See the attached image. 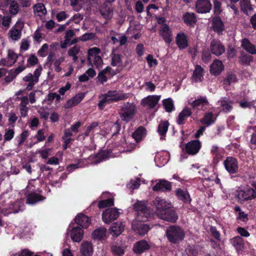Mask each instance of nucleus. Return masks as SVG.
Listing matches in <instances>:
<instances>
[{"instance_id":"1","label":"nucleus","mask_w":256,"mask_h":256,"mask_svg":"<svg viewBox=\"0 0 256 256\" xmlns=\"http://www.w3.org/2000/svg\"><path fill=\"white\" fill-rule=\"evenodd\" d=\"M166 236L170 242L178 244L184 239L185 232L180 226H170L166 230Z\"/></svg>"},{"instance_id":"2","label":"nucleus","mask_w":256,"mask_h":256,"mask_svg":"<svg viewBox=\"0 0 256 256\" xmlns=\"http://www.w3.org/2000/svg\"><path fill=\"white\" fill-rule=\"evenodd\" d=\"M128 98V96L126 94H119L116 90H110L102 96V100L98 103V106L102 110L106 103L126 100Z\"/></svg>"},{"instance_id":"3","label":"nucleus","mask_w":256,"mask_h":256,"mask_svg":"<svg viewBox=\"0 0 256 256\" xmlns=\"http://www.w3.org/2000/svg\"><path fill=\"white\" fill-rule=\"evenodd\" d=\"M136 112V106L134 103L126 102L121 107L120 116L122 121L128 122L134 118Z\"/></svg>"},{"instance_id":"4","label":"nucleus","mask_w":256,"mask_h":256,"mask_svg":"<svg viewBox=\"0 0 256 256\" xmlns=\"http://www.w3.org/2000/svg\"><path fill=\"white\" fill-rule=\"evenodd\" d=\"M42 71V68L41 66H39L35 70L33 74L28 73L26 76L22 78L24 82H28L26 86V90H31L33 88L34 86L38 82Z\"/></svg>"},{"instance_id":"5","label":"nucleus","mask_w":256,"mask_h":256,"mask_svg":"<svg viewBox=\"0 0 256 256\" xmlns=\"http://www.w3.org/2000/svg\"><path fill=\"white\" fill-rule=\"evenodd\" d=\"M100 49L94 47L88 51V60L90 64H93L97 68H100L102 65V60L100 56Z\"/></svg>"},{"instance_id":"6","label":"nucleus","mask_w":256,"mask_h":256,"mask_svg":"<svg viewBox=\"0 0 256 256\" xmlns=\"http://www.w3.org/2000/svg\"><path fill=\"white\" fill-rule=\"evenodd\" d=\"M134 206L138 213V219L142 220L144 222L148 220L150 216L151 212L146 206L145 203L143 202L138 201L134 204Z\"/></svg>"},{"instance_id":"7","label":"nucleus","mask_w":256,"mask_h":256,"mask_svg":"<svg viewBox=\"0 0 256 256\" xmlns=\"http://www.w3.org/2000/svg\"><path fill=\"white\" fill-rule=\"evenodd\" d=\"M24 202L23 200H20L12 202L9 204L8 206L2 209L1 213L5 216L12 213H18L24 209Z\"/></svg>"},{"instance_id":"8","label":"nucleus","mask_w":256,"mask_h":256,"mask_svg":"<svg viewBox=\"0 0 256 256\" xmlns=\"http://www.w3.org/2000/svg\"><path fill=\"white\" fill-rule=\"evenodd\" d=\"M236 196L240 200H252L256 198V192L254 189L247 186L243 190L238 188L236 192Z\"/></svg>"},{"instance_id":"9","label":"nucleus","mask_w":256,"mask_h":256,"mask_svg":"<svg viewBox=\"0 0 256 256\" xmlns=\"http://www.w3.org/2000/svg\"><path fill=\"white\" fill-rule=\"evenodd\" d=\"M24 26V22L22 18H19L14 26L10 30L8 36V38L13 41L19 40L22 36V29Z\"/></svg>"},{"instance_id":"10","label":"nucleus","mask_w":256,"mask_h":256,"mask_svg":"<svg viewBox=\"0 0 256 256\" xmlns=\"http://www.w3.org/2000/svg\"><path fill=\"white\" fill-rule=\"evenodd\" d=\"M153 204L156 208V213L158 216L160 215V214L170 208L172 206L170 202L161 197H156L153 201Z\"/></svg>"},{"instance_id":"11","label":"nucleus","mask_w":256,"mask_h":256,"mask_svg":"<svg viewBox=\"0 0 256 256\" xmlns=\"http://www.w3.org/2000/svg\"><path fill=\"white\" fill-rule=\"evenodd\" d=\"M142 220H134L132 224V229L140 236H144L150 230V226L142 222Z\"/></svg>"},{"instance_id":"12","label":"nucleus","mask_w":256,"mask_h":256,"mask_svg":"<svg viewBox=\"0 0 256 256\" xmlns=\"http://www.w3.org/2000/svg\"><path fill=\"white\" fill-rule=\"evenodd\" d=\"M120 212L116 208H110L106 210L102 213V218L105 223H110L116 220Z\"/></svg>"},{"instance_id":"13","label":"nucleus","mask_w":256,"mask_h":256,"mask_svg":"<svg viewBox=\"0 0 256 256\" xmlns=\"http://www.w3.org/2000/svg\"><path fill=\"white\" fill-rule=\"evenodd\" d=\"M99 12L105 20H110L113 16L114 8L110 3L106 2L100 6Z\"/></svg>"},{"instance_id":"14","label":"nucleus","mask_w":256,"mask_h":256,"mask_svg":"<svg viewBox=\"0 0 256 256\" xmlns=\"http://www.w3.org/2000/svg\"><path fill=\"white\" fill-rule=\"evenodd\" d=\"M201 146V142L198 140H192L186 144L184 149L188 154L194 155L199 152Z\"/></svg>"},{"instance_id":"15","label":"nucleus","mask_w":256,"mask_h":256,"mask_svg":"<svg viewBox=\"0 0 256 256\" xmlns=\"http://www.w3.org/2000/svg\"><path fill=\"white\" fill-rule=\"evenodd\" d=\"M212 4L209 0H198L196 4V10L198 13H207L212 8Z\"/></svg>"},{"instance_id":"16","label":"nucleus","mask_w":256,"mask_h":256,"mask_svg":"<svg viewBox=\"0 0 256 256\" xmlns=\"http://www.w3.org/2000/svg\"><path fill=\"white\" fill-rule=\"evenodd\" d=\"M159 34L166 44H170L172 40V32L167 24H162L160 26Z\"/></svg>"},{"instance_id":"17","label":"nucleus","mask_w":256,"mask_h":256,"mask_svg":"<svg viewBox=\"0 0 256 256\" xmlns=\"http://www.w3.org/2000/svg\"><path fill=\"white\" fill-rule=\"evenodd\" d=\"M224 165L226 170L230 174H234L238 171V162L234 158H227L224 162Z\"/></svg>"},{"instance_id":"18","label":"nucleus","mask_w":256,"mask_h":256,"mask_svg":"<svg viewBox=\"0 0 256 256\" xmlns=\"http://www.w3.org/2000/svg\"><path fill=\"white\" fill-rule=\"evenodd\" d=\"M158 217L164 220L172 222H176L178 218V214L176 212L170 208H168L163 212L160 214Z\"/></svg>"},{"instance_id":"19","label":"nucleus","mask_w":256,"mask_h":256,"mask_svg":"<svg viewBox=\"0 0 256 256\" xmlns=\"http://www.w3.org/2000/svg\"><path fill=\"white\" fill-rule=\"evenodd\" d=\"M160 99L158 96H149L142 100L141 104L144 106H148L149 108H154L158 103Z\"/></svg>"},{"instance_id":"20","label":"nucleus","mask_w":256,"mask_h":256,"mask_svg":"<svg viewBox=\"0 0 256 256\" xmlns=\"http://www.w3.org/2000/svg\"><path fill=\"white\" fill-rule=\"evenodd\" d=\"M210 50L213 54L218 56L224 52L225 48L219 40H214L210 43Z\"/></svg>"},{"instance_id":"21","label":"nucleus","mask_w":256,"mask_h":256,"mask_svg":"<svg viewBox=\"0 0 256 256\" xmlns=\"http://www.w3.org/2000/svg\"><path fill=\"white\" fill-rule=\"evenodd\" d=\"M80 252L82 256H91L93 254V246L92 242L84 241L81 244Z\"/></svg>"},{"instance_id":"22","label":"nucleus","mask_w":256,"mask_h":256,"mask_svg":"<svg viewBox=\"0 0 256 256\" xmlns=\"http://www.w3.org/2000/svg\"><path fill=\"white\" fill-rule=\"evenodd\" d=\"M26 68V66L22 64L15 69L10 70L5 78L6 82H11L18 74L24 71Z\"/></svg>"},{"instance_id":"23","label":"nucleus","mask_w":256,"mask_h":256,"mask_svg":"<svg viewBox=\"0 0 256 256\" xmlns=\"http://www.w3.org/2000/svg\"><path fill=\"white\" fill-rule=\"evenodd\" d=\"M150 246L148 242L145 240L138 241L134 244L133 250L134 253L139 254L144 252V251L148 250Z\"/></svg>"},{"instance_id":"24","label":"nucleus","mask_w":256,"mask_h":256,"mask_svg":"<svg viewBox=\"0 0 256 256\" xmlns=\"http://www.w3.org/2000/svg\"><path fill=\"white\" fill-rule=\"evenodd\" d=\"M222 111L224 113L230 112L232 109L233 102L226 98H222L218 102Z\"/></svg>"},{"instance_id":"25","label":"nucleus","mask_w":256,"mask_h":256,"mask_svg":"<svg viewBox=\"0 0 256 256\" xmlns=\"http://www.w3.org/2000/svg\"><path fill=\"white\" fill-rule=\"evenodd\" d=\"M172 189L171 183L166 180H160L156 184L153 186L154 191H170Z\"/></svg>"},{"instance_id":"26","label":"nucleus","mask_w":256,"mask_h":256,"mask_svg":"<svg viewBox=\"0 0 256 256\" xmlns=\"http://www.w3.org/2000/svg\"><path fill=\"white\" fill-rule=\"evenodd\" d=\"M75 222L83 228H87L90 224V218L83 214H78L75 218Z\"/></svg>"},{"instance_id":"27","label":"nucleus","mask_w":256,"mask_h":256,"mask_svg":"<svg viewBox=\"0 0 256 256\" xmlns=\"http://www.w3.org/2000/svg\"><path fill=\"white\" fill-rule=\"evenodd\" d=\"M204 76V69L198 65H196L195 70L193 72V74L192 77V82H200L203 80Z\"/></svg>"},{"instance_id":"28","label":"nucleus","mask_w":256,"mask_h":256,"mask_svg":"<svg viewBox=\"0 0 256 256\" xmlns=\"http://www.w3.org/2000/svg\"><path fill=\"white\" fill-rule=\"evenodd\" d=\"M84 231L78 226L74 228L70 232L72 240L75 242H80L83 238Z\"/></svg>"},{"instance_id":"29","label":"nucleus","mask_w":256,"mask_h":256,"mask_svg":"<svg viewBox=\"0 0 256 256\" xmlns=\"http://www.w3.org/2000/svg\"><path fill=\"white\" fill-rule=\"evenodd\" d=\"M223 69L222 62L219 60H215L210 66V72L212 74L217 76L221 73Z\"/></svg>"},{"instance_id":"30","label":"nucleus","mask_w":256,"mask_h":256,"mask_svg":"<svg viewBox=\"0 0 256 256\" xmlns=\"http://www.w3.org/2000/svg\"><path fill=\"white\" fill-rule=\"evenodd\" d=\"M124 230V226L122 222H114L110 228V233L113 236H118Z\"/></svg>"},{"instance_id":"31","label":"nucleus","mask_w":256,"mask_h":256,"mask_svg":"<svg viewBox=\"0 0 256 256\" xmlns=\"http://www.w3.org/2000/svg\"><path fill=\"white\" fill-rule=\"evenodd\" d=\"M84 96V94L82 93L78 94L72 98L67 101L64 106L65 108H68L76 106L82 100Z\"/></svg>"},{"instance_id":"32","label":"nucleus","mask_w":256,"mask_h":256,"mask_svg":"<svg viewBox=\"0 0 256 256\" xmlns=\"http://www.w3.org/2000/svg\"><path fill=\"white\" fill-rule=\"evenodd\" d=\"M191 114V110L188 107H186L178 114L176 120L177 123L180 125L183 124L184 122V120L186 119L187 118L190 116Z\"/></svg>"},{"instance_id":"33","label":"nucleus","mask_w":256,"mask_h":256,"mask_svg":"<svg viewBox=\"0 0 256 256\" xmlns=\"http://www.w3.org/2000/svg\"><path fill=\"white\" fill-rule=\"evenodd\" d=\"M34 12L36 16L43 17L47 14L44 5L42 3H38L33 6Z\"/></svg>"},{"instance_id":"34","label":"nucleus","mask_w":256,"mask_h":256,"mask_svg":"<svg viewBox=\"0 0 256 256\" xmlns=\"http://www.w3.org/2000/svg\"><path fill=\"white\" fill-rule=\"evenodd\" d=\"M176 42L178 48L180 49L184 48L188 46L187 36L184 33H180L177 34Z\"/></svg>"},{"instance_id":"35","label":"nucleus","mask_w":256,"mask_h":256,"mask_svg":"<svg viewBox=\"0 0 256 256\" xmlns=\"http://www.w3.org/2000/svg\"><path fill=\"white\" fill-rule=\"evenodd\" d=\"M20 8L16 0H10L8 11L11 16H16L20 11Z\"/></svg>"},{"instance_id":"36","label":"nucleus","mask_w":256,"mask_h":256,"mask_svg":"<svg viewBox=\"0 0 256 256\" xmlns=\"http://www.w3.org/2000/svg\"><path fill=\"white\" fill-rule=\"evenodd\" d=\"M242 46L248 52L254 54H256V48L252 44L247 38H244L242 40Z\"/></svg>"},{"instance_id":"37","label":"nucleus","mask_w":256,"mask_h":256,"mask_svg":"<svg viewBox=\"0 0 256 256\" xmlns=\"http://www.w3.org/2000/svg\"><path fill=\"white\" fill-rule=\"evenodd\" d=\"M112 61L111 64L113 66L122 67L123 63L122 60V56L113 52L110 55Z\"/></svg>"},{"instance_id":"38","label":"nucleus","mask_w":256,"mask_h":256,"mask_svg":"<svg viewBox=\"0 0 256 256\" xmlns=\"http://www.w3.org/2000/svg\"><path fill=\"white\" fill-rule=\"evenodd\" d=\"M146 135V129L140 126L137 128L132 134V137L136 142H138L142 140Z\"/></svg>"},{"instance_id":"39","label":"nucleus","mask_w":256,"mask_h":256,"mask_svg":"<svg viewBox=\"0 0 256 256\" xmlns=\"http://www.w3.org/2000/svg\"><path fill=\"white\" fill-rule=\"evenodd\" d=\"M190 104L193 108H199L200 107L202 110H204L203 108L208 105V102L206 98L203 97L194 100Z\"/></svg>"},{"instance_id":"40","label":"nucleus","mask_w":256,"mask_h":256,"mask_svg":"<svg viewBox=\"0 0 256 256\" xmlns=\"http://www.w3.org/2000/svg\"><path fill=\"white\" fill-rule=\"evenodd\" d=\"M212 28L214 31L218 33L222 32L224 30V24L219 18H213Z\"/></svg>"},{"instance_id":"41","label":"nucleus","mask_w":256,"mask_h":256,"mask_svg":"<svg viewBox=\"0 0 256 256\" xmlns=\"http://www.w3.org/2000/svg\"><path fill=\"white\" fill-rule=\"evenodd\" d=\"M176 194L178 198L184 202H190V195L187 191L181 189H178L176 190Z\"/></svg>"},{"instance_id":"42","label":"nucleus","mask_w":256,"mask_h":256,"mask_svg":"<svg viewBox=\"0 0 256 256\" xmlns=\"http://www.w3.org/2000/svg\"><path fill=\"white\" fill-rule=\"evenodd\" d=\"M216 120L214 114L212 112H208L205 114L204 118L201 120V122L206 126H209L214 124Z\"/></svg>"},{"instance_id":"43","label":"nucleus","mask_w":256,"mask_h":256,"mask_svg":"<svg viewBox=\"0 0 256 256\" xmlns=\"http://www.w3.org/2000/svg\"><path fill=\"white\" fill-rule=\"evenodd\" d=\"M230 242L236 250H240L244 247L243 239L240 236H236L232 238Z\"/></svg>"},{"instance_id":"44","label":"nucleus","mask_w":256,"mask_h":256,"mask_svg":"<svg viewBox=\"0 0 256 256\" xmlns=\"http://www.w3.org/2000/svg\"><path fill=\"white\" fill-rule=\"evenodd\" d=\"M184 20L186 24L190 26H194L196 22L195 14L192 12H187L184 16Z\"/></svg>"},{"instance_id":"45","label":"nucleus","mask_w":256,"mask_h":256,"mask_svg":"<svg viewBox=\"0 0 256 256\" xmlns=\"http://www.w3.org/2000/svg\"><path fill=\"white\" fill-rule=\"evenodd\" d=\"M106 230L104 228H100L96 229L92 234V237L94 240H100L104 238L106 234Z\"/></svg>"},{"instance_id":"46","label":"nucleus","mask_w":256,"mask_h":256,"mask_svg":"<svg viewBox=\"0 0 256 256\" xmlns=\"http://www.w3.org/2000/svg\"><path fill=\"white\" fill-rule=\"evenodd\" d=\"M64 60V58L63 56L60 57L54 60L53 64L54 70L57 72H60L62 68H60V64Z\"/></svg>"},{"instance_id":"47","label":"nucleus","mask_w":256,"mask_h":256,"mask_svg":"<svg viewBox=\"0 0 256 256\" xmlns=\"http://www.w3.org/2000/svg\"><path fill=\"white\" fill-rule=\"evenodd\" d=\"M98 126V123L96 122H92L89 126L86 128L85 132L82 134L78 136V138L82 136L84 138L86 136L89 135V133L94 128H96Z\"/></svg>"},{"instance_id":"48","label":"nucleus","mask_w":256,"mask_h":256,"mask_svg":"<svg viewBox=\"0 0 256 256\" xmlns=\"http://www.w3.org/2000/svg\"><path fill=\"white\" fill-rule=\"evenodd\" d=\"M112 250L114 254L118 256H122L124 252V248L117 244L112 246Z\"/></svg>"},{"instance_id":"49","label":"nucleus","mask_w":256,"mask_h":256,"mask_svg":"<svg viewBox=\"0 0 256 256\" xmlns=\"http://www.w3.org/2000/svg\"><path fill=\"white\" fill-rule=\"evenodd\" d=\"M169 124L168 122H161L158 127V132L160 135H164L168 131Z\"/></svg>"},{"instance_id":"50","label":"nucleus","mask_w":256,"mask_h":256,"mask_svg":"<svg viewBox=\"0 0 256 256\" xmlns=\"http://www.w3.org/2000/svg\"><path fill=\"white\" fill-rule=\"evenodd\" d=\"M40 200V198L38 194H31L28 196L26 202L28 204H32Z\"/></svg>"},{"instance_id":"51","label":"nucleus","mask_w":256,"mask_h":256,"mask_svg":"<svg viewBox=\"0 0 256 256\" xmlns=\"http://www.w3.org/2000/svg\"><path fill=\"white\" fill-rule=\"evenodd\" d=\"M163 104L166 110L168 112H170L174 109L173 102L170 98L164 100Z\"/></svg>"},{"instance_id":"52","label":"nucleus","mask_w":256,"mask_h":256,"mask_svg":"<svg viewBox=\"0 0 256 256\" xmlns=\"http://www.w3.org/2000/svg\"><path fill=\"white\" fill-rule=\"evenodd\" d=\"M7 58L10 61L12 66L16 62L18 56L12 50H8Z\"/></svg>"},{"instance_id":"53","label":"nucleus","mask_w":256,"mask_h":256,"mask_svg":"<svg viewBox=\"0 0 256 256\" xmlns=\"http://www.w3.org/2000/svg\"><path fill=\"white\" fill-rule=\"evenodd\" d=\"M240 7L242 11L245 13L252 10L251 6L248 0H241L240 2Z\"/></svg>"},{"instance_id":"54","label":"nucleus","mask_w":256,"mask_h":256,"mask_svg":"<svg viewBox=\"0 0 256 256\" xmlns=\"http://www.w3.org/2000/svg\"><path fill=\"white\" fill-rule=\"evenodd\" d=\"M114 205V199L108 198V200H101L98 202V208H103L106 207L112 206Z\"/></svg>"},{"instance_id":"55","label":"nucleus","mask_w":256,"mask_h":256,"mask_svg":"<svg viewBox=\"0 0 256 256\" xmlns=\"http://www.w3.org/2000/svg\"><path fill=\"white\" fill-rule=\"evenodd\" d=\"M12 16H2V26L8 29L12 22Z\"/></svg>"},{"instance_id":"56","label":"nucleus","mask_w":256,"mask_h":256,"mask_svg":"<svg viewBox=\"0 0 256 256\" xmlns=\"http://www.w3.org/2000/svg\"><path fill=\"white\" fill-rule=\"evenodd\" d=\"M252 60V57L250 55H242L240 58V62L242 64H249Z\"/></svg>"},{"instance_id":"57","label":"nucleus","mask_w":256,"mask_h":256,"mask_svg":"<svg viewBox=\"0 0 256 256\" xmlns=\"http://www.w3.org/2000/svg\"><path fill=\"white\" fill-rule=\"evenodd\" d=\"M95 34L92 32L85 33L80 37L78 40L82 42H86L94 39L95 38Z\"/></svg>"},{"instance_id":"58","label":"nucleus","mask_w":256,"mask_h":256,"mask_svg":"<svg viewBox=\"0 0 256 256\" xmlns=\"http://www.w3.org/2000/svg\"><path fill=\"white\" fill-rule=\"evenodd\" d=\"M14 132L12 129L6 130L4 135V140L8 141L11 140L14 137Z\"/></svg>"},{"instance_id":"59","label":"nucleus","mask_w":256,"mask_h":256,"mask_svg":"<svg viewBox=\"0 0 256 256\" xmlns=\"http://www.w3.org/2000/svg\"><path fill=\"white\" fill-rule=\"evenodd\" d=\"M146 60L150 68L153 66L158 65V60L154 58L152 55L149 54L146 57Z\"/></svg>"},{"instance_id":"60","label":"nucleus","mask_w":256,"mask_h":256,"mask_svg":"<svg viewBox=\"0 0 256 256\" xmlns=\"http://www.w3.org/2000/svg\"><path fill=\"white\" fill-rule=\"evenodd\" d=\"M80 50V47L78 45L74 46L68 50V54L69 56H75L77 55Z\"/></svg>"},{"instance_id":"61","label":"nucleus","mask_w":256,"mask_h":256,"mask_svg":"<svg viewBox=\"0 0 256 256\" xmlns=\"http://www.w3.org/2000/svg\"><path fill=\"white\" fill-rule=\"evenodd\" d=\"M48 44H44L38 52V56L42 57L45 56H46V52L48 49Z\"/></svg>"},{"instance_id":"62","label":"nucleus","mask_w":256,"mask_h":256,"mask_svg":"<svg viewBox=\"0 0 256 256\" xmlns=\"http://www.w3.org/2000/svg\"><path fill=\"white\" fill-rule=\"evenodd\" d=\"M68 17V14L65 12L62 11L58 12L56 15V18L58 22L62 21Z\"/></svg>"},{"instance_id":"63","label":"nucleus","mask_w":256,"mask_h":256,"mask_svg":"<svg viewBox=\"0 0 256 256\" xmlns=\"http://www.w3.org/2000/svg\"><path fill=\"white\" fill-rule=\"evenodd\" d=\"M83 19V16L80 14H75L70 20V21H74L76 24H78Z\"/></svg>"},{"instance_id":"64","label":"nucleus","mask_w":256,"mask_h":256,"mask_svg":"<svg viewBox=\"0 0 256 256\" xmlns=\"http://www.w3.org/2000/svg\"><path fill=\"white\" fill-rule=\"evenodd\" d=\"M236 75L234 74H228L225 80V82L230 84L232 83L236 82Z\"/></svg>"}]
</instances>
